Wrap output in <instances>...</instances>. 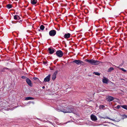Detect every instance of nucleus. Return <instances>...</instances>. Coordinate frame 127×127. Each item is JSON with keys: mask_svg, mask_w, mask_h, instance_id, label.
<instances>
[{"mask_svg": "<svg viewBox=\"0 0 127 127\" xmlns=\"http://www.w3.org/2000/svg\"><path fill=\"white\" fill-rule=\"evenodd\" d=\"M74 110L73 106L70 105H69L65 107V108L61 109L60 111L64 113H73Z\"/></svg>", "mask_w": 127, "mask_h": 127, "instance_id": "f257e3e1", "label": "nucleus"}, {"mask_svg": "<svg viewBox=\"0 0 127 127\" xmlns=\"http://www.w3.org/2000/svg\"><path fill=\"white\" fill-rule=\"evenodd\" d=\"M85 61L86 62L90 64L93 65H98L100 62L98 61L95 60L93 59L91 60L86 59Z\"/></svg>", "mask_w": 127, "mask_h": 127, "instance_id": "f03ea898", "label": "nucleus"}, {"mask_svg": "<svg viewBox=\"0 0 127 127\" xmlns=\"http://www.w3.org/2000/svg\"><path fill=\"white\" fill-rule=\"evenodd\" d=\"M56 54L58 57H61L63 56V53L61 50H59L57 51Z\"/></svg>", "mask_w": 127, "mask_h": 127, "instance_id": "7ed1b4c3", "label": "nucleus"}, {"mask_svg": "<svg viewBox=\"0 0 127 127\" xmlns=\"http://www.w3.org/2000/svg\"><path fill=\"white\" fill-rule=\"evenodd\" d=\"M72 63L73 64L75 63L77 65H79L82 63H83V62L80 60H75L72 61Z\"/></svg>", "mask_w": 127, "mask_h": 127, "instance_id": "20e7f679", "label": "nucleus"}, {"mask_svg": "<svg viewBox=\"0 0 127 127\" xmlns=\"http://www.w3.org/2000/svg\"><path fill=\"white\" fill-rule=\"evenodd\" d=\"M56 33V31L55 30H52L50 31L49 32V34L51 36H54L55 35Z\"/></svg>", "mask_w": 127, "mask_h": 127, "instance_id": "39448f33", "label": "nucleus"}, {"mask_svg": "<svg viewBox=\"0 0 127 127\" xmlns=\"http://www.w3.org/2000/svg\"><path fill=\"white\" fill-rule=\"evenodd\" d=\"M26 81L28 85L31 87H32V81L29 78H27Z\"/></svg>", "mask_w": 127, "mask_h": 127, "instance_id": "423d86ee", "label": "nucleus"}, {"mask_svg": "<svg viewBox=\"0 0 127 127\" xmlns=\"http://www.w3.org/2000/svg\"><path fill=\"white\" fill-rule=\"evenodd\" d=\"M106 99L109 101H111L114 100V98L112 96L108 95L106 96Z\"/></svg>", "mask_w": 127, "mask_h": 127, "instance_id": "0eeeda50", "label": "nucleus"}, {"mask_svg": "<svg viewBox=\"0 0 127 127\" xmlns=\"http://www.w3.org/2000/svg\"><path fill=\"white\" fill-rule=\"evenodd\" d=\"M91 118L93 121H96L97 120L96 117L93 114H92L91 116Z\"/></svg>", "mask_w": 127, "mask_h": 127, "instance_id": "6e6552de", "label": "nucleus"}, {"mask_svg": "<svg viewBox=\"0 0 127 127\" xmlns=\"http://www.w3.org/2000/svg\"><path fill=\"white\" fill-rule=\"evenodd\" d=\"M51 76V75L49 74L48 76H47L44 79V81L45 82H49L50 80V77Z\"/></svg>", "mask_w": 127, "mask_h": 127, "instance_id": "1a4fd4ad", "label": "nucleus"}, {"mask_svg": "<svg viewBox=\"0 0 127 127\" xmlns=\"http://www.w3.org/2000/svg\"><path fill=\"white\" fill-rule=\"evenodd\" d=\"M58 72V71L56 70L52 75V79L54 80L56 78V75Z\"/></svg>", "mask_w": 127, "mask_h": 127, "instance_id": "9d476101", "label": "nucleus"}, {"mask_svg": "<svg viewBox=\"0 0 127 127\" xmlns=\"http://www.w3.org/2000/svg\"><path fill=\"white\" fill-rule=\"evenodd\" d=\"M67 105V104L65 103L62 102L60 105L61 107V109H63V108H65V107Z\"/></svg>", "mask_w": 127, "mask_h": 127, "instance_id": "9b49d317", "label": "nucleus"}, {"mask_svg": "<svg viewBox=\"0 0 127 127\" xmlns=\"http://www.w3.org/2000/svg\"><path fill=\"white\" fill-rule=\"evenodd\" d=\"M54 49L53 48L51 49L50 48H48V50L49 51V53L51 54L53 53L54 52Z\"/></svg>", "mask_w": 127, "mask_h": 127, "instance_id": "f8f14e48", "label": "nucleus"}, {"mask_svg": "<svg viewBox=\"0 0 127 127\" xmlns=\"http://www.w3.org/2000/svg\"><path fill=\"white\" fill-rule=\"evenodd\" d=\"M70 34L69 33L65 34L64 35V37L65 38H67L70 37Z\"/></svg>", "mask_w": 127, "mask_h": 127, "instance_id": "ddd939ff", "label": "nucleus"}, {"mask_svg": "<svg viewBox=\"0 0 127 127\" xmlns=\"http://www.w3.org/2000/svg\"><path fill=\"white\" fill-rule=\"evenodd\" d=\"M37 2V0H31V3L33 5H34L36 4Z\"/></svg>", "mask_w": 127, "mask_h": 127, "instance_id": "4468645a", "label": "nucleus"}, {"mask_svg": "<svg viewBox=\"0 0 127 127\" xmlns=\"http://www.w3.org/2000/svg\"><path fill=\"white\" fill-rule=\"evenodd\" d=\"M108 79L106 78H105L102 80L103 83H107L108 82Z\"/></svg>", "mask_w": 127, "mask_h": 127, "instance_id": "2eb2a0df", "label": "nucleus"}, {"mask_svg": "<svg viewBox=\"0 0 127 127\" xmlns=\"http://www.w3.org/2000/svg\"><path fill=\"white\" fill-rule=\"evenodd\" d=\"M34 99V98L32 97H26L25 98V100H33Z\"/></svg>", "mask_w": 127, "mask_h": 127, "instance_id": "dca6fc26", "label": "nucleus"}, {"mask_svg": "<svg viewBox=\"0 0 127 127\" xmlns=\"http://www.w3.org/2000/svg\"><path fill=\"white\" fill-rule=\"evenodd\" d=\"M114 69V68L112 67H110L108 70V72H111V71H112Z\"/></svg>", "mask_w": 127, "mask_h": 127, "instance_id": "f3484780", "label": "nucleus"}, {"mask_svg": "<svg viewBox=\"0 0 127 127\" xmlns=\"http://www.w3.org/2000/svg\"><path fill=\"white\" fill-rule=\"evenodd\" d=\"M6 7L8 9H10L12 7V5L11 4H8L6 5Z\"/></svg>", "mask_w": 127, "mask_h": 127, "instance_id": "a211bd4d", "label": "nucleus"}, {"mask_svg": "<svg viewBox=\"0 0 127 127\" xmlns=\"http://www.w3.org/2000/svg\"><path fill=\"white\" fill-rule=\"evenodd\" d=\"M102 118H103V119H110V120H112L113 121H115V120L114 119H111L110 118H109V117H108L107 116H106L105 117H102Z\"/></svg>", "mask_w": 127, "mask_h": 127, "instance_id": "6ab92c4d", "label": "nucleus"}, {"mask_svg": "<svg viewBox=\"0 0 127 127\" xmlns=\"http://www.w3.org/2000/svg\"><path fill=\"white\" fill-rule=\"evenodd\" d=\"M121 107L122 108L127 110V105H121Z\"/></svg>", "mask_w": 127, "mask_h": 127, "instance_id": "aec40b11", "label": "nucleus"}, {"mask_svg": "<svg viewBox=\"0 0 127 127\" xmlns=\"http://www.w3.org/2000/svg\"><path fill=\"white\" fill-rule=\"evenodd\" d=\"M44 26L43 25H41L40 27V29L42 30H43L44 28Z\"/></svg>", "mask_w": 127, "mask_h": 127, "instance_id": "412c9836", "label": "nucleus"}, {"mask_svg": "<svg viewBox=\"0 0 127 127\" xmlns=\"http://www.w3.org/2000/svg\"><path fill=\"white\" fill-rule=\"evenodd\" d=\"M105 107L103 105H101L100 106V109H103Z\"/></svg>", "mask_w": 127, "mask_h": 127, "instance_id": "4be33fe9", "label": "nucleus"}, {"mask_svg": "<svg viewBox=\"0 0 127 127\" xmlns=\"http://www.w3.org/2000/svg\"><path fill=\"white\" fill-rule=\"evenodd\" d=\"M93 73H94L95 75H97L99 76L100 75V74L99 73L97 72H94Z\"/></svg>", "mask_w": 127, "mask_h": 127, "instance_id": "5701e85b", "label": "nucleus"}, {"mask_svg": "<svg viewBox=\"0 0 127 127\" xmlns=\"http://www.w3.org/2000/svg\"><path fill=\"white\" fill-rule=\"evenodd\" d=\"M17 15H15L14 17V19H15V20H17Z\"/></svg>", "mask_w": 127, "mask_h": 127, "instance_id": "b1692460", "label": "nucleus"}, {"mask_svg": "<svg viewBox=\"0 0 127 127\" xmlns=\"http://www.w3.org/2000/svg\"><path fill=\"white\" fill-rule=\"evenodd\" d=\"M33 79L34 80H37V81L39 80V79L37 78L34 77L33 78Z\"/></svg>", "mask_w": 127, "mask_h": 127, "instance_id": "393cba45", "label": "nucleus"}, {"mask_svg": "<svg viewBox=\"0 0 127 127\" xmlns=\"http://www.w3.org/2000/svg\"><path fill=\"white\" fill-rule=\"evenodd\" d=\"M120 69L124 72H125L126 71V70L124 69L123 68H120Z\"/></svg>", "mask_w": 127, "mask_h": 127, "instance_id": "a878e982", "label": "nucleus"}, {"mask_svg": "<svg viewBox=\"0 0 127 127\" xmlns=\"http://www.w3.org/2000/svg\"><path fill=\"white\" fill-rule=\"evenodd\" d=\"M21 78L22 79H25V78L27 79V78L25 76H23L21 77Z\"/></svg>", "mask_w": 127, "mask_h": 127, "instance_id": "bb28decb", "label": "nucleus"}, {"mask_svg": "<svg viewBox=\"0 0 127 127\" xmlns=\"http://www.w3.org/2000/svg\"><path fill=\"white\" fill-rule=\"evenodd\" d=\"M120 106H121L118 105L117 106L116 108L118 109H119L120 108Z\"/></svg>", "mask_w": 127, "mask_h": 127, "instance_id": "cd10ccee", "label": "nucleus"}, {"mask_svg": "<svg viewBox=\"0 0 127 127\" xmlns=\"http://www.w3.org/2000/svg\"><path fill=\"white\" fill-rule=\"evenodd\" d=\"M43 63L44 64H46L47 63V61H43Z\"/></svg>", "mask_w": 127, "mask_h": 127, "instance_id": "c85d7f7f", "label": "nucleus"}, {"mask_svg": "<svg viewBox=\"0 0 127 127\" xmlns=\"http://www.w3.org/2000/svg\"><path fill=\"white\" fill-rule=\"evenodd\" d=\"M20 19V17L17 15V20H19Z\"/></svg>", "mask_w": 127, "mask_h": 127, "instance_id": "c756f323", "label": "nucleus"}, {"mask_svg": "<svg viewBox=\"0 0 127 127\" xmlns=\"http://www.w3.org/2000/svg\"><path fill=\"white\" fill-rule=\"evenodd\" d=\"M5 69H9L8 68H7V67H5L4 68Z\"/></svg>", "mask_w": 127, "mask_h": 127, "instance_id": "7c9ffc66", "label": "nucleus"}, {"mask_svg": "<svg viewBox=\"0 0 127 127\" xmlns=\"http://www.w3.org/2000/svg\"><path fill=\"white\" fill-rule=\"evenodd\" d=\"M45 88V87L44 86H43L42 87V88L43 89H44Z\"/></svg>", "mask_w": 127, "mask_h": 127, "instance_id": "2f4dec72", "label": "nucleus"}, {"mask_svg": "<svg viewBox=\"0 0 127 127\" xmlns=\"http://www.w3.org/2000/svg\"><path fill=\"white\" fill-rule=\"evenodd\" d=\"M99 117L100 118H102V117H102V116H100Z\"/></svg>", "mask_w": 127, "mask_h": 127, "instance_id": "473e14b6", "label": "nucleus"}, {"mask_svg": "<svg viewBox=\"0 0 127 127\" xmlns=\"http://www.w3.org/2000/svg\"><path fill=\"white\" fill-rule=\"evenodd\" d=\"M22 22V20H20V21H19V22Z\"/></svg>", "mask_w": 127, "mask_h": 127, "instance_id": "72a5a7b5", "label": "nucleus"}, {"mask_svg": "<svg viewBox=\"0 0 127 127\" xmlns=\"http://www.w3.org/2000/svg\"><path fill=\"white\" fill-rule=\"evenodd\" d=\"M125 116L126 117H125V118H127V115H125Z\"/></svg>", "mask_w": 127, "mask_h": 127, "instance_id": "f704fd0d", "label": "nucleus"}, {"mask_svg": "<svg viewBox=\"0 0 127 127\" xmlns=\"http://www.w3.org/2000/svg\"><path fill=\"white\" fill-rule=\"evenodd\" d=\"M122 64H121L120 65V66H122Z\"/></svg>", "mask_w": 127, "mask_h": 127, "instance_id": "c9c22d12", "label": "nucleus"}, {"mask_svg": "<svg viewBox=\"0 0 127 127\" xmlns=\"http://www.w3.org/2000/svg\"><path fill=\"white\" fill-rule=\"evenodd\" d=\"M49 123H50V124H52V123H51V122H49Z\"/></svg>", "mask_w": 127, "mask_h": 127, "instance_id": "e433bc0d", "label": "nucleus"}, {"mask_svg": "<svg viewBox=\"0 0 127 127\" xmlns=\"http://www.w3.org/2000/svg\"><path fill=\"white\" fill-rule=\"evenodd\" d=\"M46 30H47V28H46Z\"/></svg>", "mask_w": 127, "mask_h": 127, "instance_id": "4c0bfd02", "label": "nucleus"}, {"mask_svg": "<svg viewBox=\"0 0 127 127\" xmlns=\"http://www.w3.org/2000/svg\"><path fill=\"white\" fill-rule=\"evenodd\" d=\"M118 67V68H119V66H118V67Z\"/></svg>", "mask_w": 127, "mask_h": 127, "instance_id": "58836bf2", "label": "nucleus"}, {"mask_svg": "<svg viewBox=\"0 0 127 127\" xmlns=\"http://www.w3.org/2000/svg\"><path fill=\"white\" fill-rule=\"evenodd\" d=\"M39 30V31H40V30Z\"/></svg>", "mask_w": 127, "mask_h": 127, "instance_id": "ea45409f", "label": "nucleus"}]
</instances>
